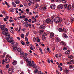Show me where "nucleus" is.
Returning a JSON list of instances; mask_svg holds the SVG:
<instances>
[{"mask_svg": "<svg viewBox=\"0 0 74 74\" xmlns=\"http://www.w3.org/2000/svg\"><path fill=\"white\" fill-rule=\"evenodd\" d=\"M50 38H52L54 37V34L53 33H50Z\"/></svg>", "mask_w": 74, "mask_h": 74, "instance_id": "nucleus-10", "label": "nucleus"}, {"mask_svg": "<svg viewBox=\"0 0 74 74\" xmlns=\"http://www.w3.org/2000/svg\"><path fill=\"white\" fill-rule=\"evenodd\" d=\"M64 72L65 73H66V74H68V73H69V70H66L64 71Z\"/></svg>", "mask_w": 74, "mask_h": 74, "instance_id": "nucleus-25", "label": "nucleus"}, {"mask_svg": "<svg viewBox=\"0 0 74 74\" xmlns=\"http://www.w3.org/2000/svg\"><path fill=\"white\" fill-rule=\"evenodd\" d=\"M39 7V5H38V4L36 3V5L35 6V8H38V7Z\"/></svg>", "mask_w": 74, "mask_h": 74, "instance_id": "nucleus-37", "label": "nucleus"}, {"mask_svg": "<svg viewBox=\"0 0 74 74\" xmlns=\"http://www.w3.org/2000/svg\"><path fill=\"white\" fill-rule=\"evenodd\" d=\"M38 74H41V72L40 71H39L38 72Z\"/></svg>", "mask_w": 74, "mask_h": 74, "instance_id": "nucleus-51", "label": "nucleus"}, {"mask_svg": "<svg viewBox=\"0 0 74 74\" xmlns=\"http://www.w3.org/2000/svg\"><path fill=\"white\" fill-rule=\"evenodd\" d=\"M68 4L67 3H66L64 5H63V6H64V7L65 8H67V5Z\"/></svg>", "mask_w": 74, "mask_h": 74, "instance_id": "nucleus-20", "label": "nucleus"}, {"mask_svg": "<svg viewBox=\"0 0 74 74\" xmlns=\"http://www.w3.org/2000/svg\"><path fill=\"white\" fill-rule=\"evenodd\" d=\"M63 31L64 33H66L67 32V30L66 29L64 28H63Z\"/></svg>", "mask_w": 74, "mask_h": 74, "instance_id": "nucleus-27", "label": "nucleus"}, {"mask_svg": "<svg viewBox=\"0 0 74 74\" xmlns=\"http://www.w3.org/2000/svg\"><path fill=\"white\" fill-rule=\"evenodd\" d=\"M69 68L70 69H73V68H74V66L73 65H70Z\"/></svg>", "mask_w": 74, "mask_h": 74, "instance_id": "nucleus-40", "label": "nucleus"}, {"mask_svg": "<svg viewBox=\"0 0 74 74\" xmlns=\"http://www.w3.org/2000/svg\"><path fill=\"white\" fill-rule=\"evenodd\" d=\"M71 22H73V21H74V18L73 17H71Z\"/></svg>", "mask_w": 74, "mask_h": 74, "instance_id": "nucleus-38", "label": "nucleus"}, {"mask_svg": "<svg viewBox=\"0 0 74 74\" xmlns=\"http://www.w3.org/2000/svg\"><path fill=\"white\" fill-rule=\"evenodd\" d=\"M63 6L62 5H60L58 6V8L60 10L62 9V8H63Z\"/></svg>", "mask_w": 74, "mask_h": 74, "instance_id": "nucleus-8", "label": "nucleus"}, {"mask_svg": "<svg viewBox=\"0 0 74 74\" xmlns=\"http://www.w3.org/2000/svg\"><path fill=\"white\" fill-rule=\"evenodd\" d=\"M2 33L3 34H4L5 36L6 37L5 39L7 40L9 43H11V42L13 41L12 40L14 39V38L10 36V32H6L5 31H4Z\"/></svg>", "mask_w": 74, "mask_h": 74, "instance_id": "nucleus-1", "label": "nucleus"}, {"mask_svg": "<svg viewBox=\"0 0 74 74\" xmlns=\"http://www.w3.org/2000/svg\"><path fill=\"white\" fill-rule=\"evenodd\" d=\"M1 29L2 30H4V28L2 27H1Z\"/></svg>", "mask_w": 74, "mask_h": 74, "instance_id": "nucleus-61", "label": "nucleus"}, {"mask_svg": "<svg viewBox=\"0 0 74 74\" xmlns=\"http://www.w3.org/2000/svg\"><path fill=\"white\" fill-rule=\"evenodd\" d=\"M63 36L65 38H67L68 37L67 35L66 34H63Z\"/></svg>", "mask_w": 74, "mask_h": 74, "instance_id": "nucleus-21", "label": "nucleus"}, {"mask_svg": "<svg viewBox=\"0 0 74 74\" xmlns=\"http://www.w3.org/2000/svg\"><path fill=\"white\" fill-rule=\"evenodd\" d=\"M72 8H74V3H73L72 4Z\"/></svg>", "mask_w": 74, "mask_h": 74, "instance_id": "nucleus-64", "label": "nucleus"}, {"mask_svg": "<svg viewBox=\"0 0 74 74\" xmlns=\"http://www.w3.org/2000/svg\"><path fill=\"white\" fill-rule=\"evenodd\" d=\"M5 30L7 32L8 31V29H7V28H5Z\"/></svg>", "mask_w": 74, "mask_h": 74, "instance_id": "nucleus-60", "label": "nucleus"}, {"mask_svg": "<svg viewBox=\"0 0 74 74\" xmlns=\"http://www.w3.org/2000/svg\"><path fill=\"white\" fill-rule=\"evenodd\" d=\"M27 64L28 66H30V64H31V61H29L27 62Z\"/></svg>", "mask_w": 74, "mask_h": 74, "instance_id": "nucleus-15", "label": "nucleus"}, {"mask_svg": "<svg viewBox=\"0 0 74 74\" xmlns=\"http://www.w3.org/2000/svg\"><path fill=\"white\" fill-rule=\"evenodd\" d=\"M12 64L13 65H16L17 64V61H14V62H12Z\"/></svg>", "mask_w": 74, "mask_h": 74, "instance_id": "nucleus-11", "label": "nucleus"}, {"mask_svg": "<svg viewBox=\"0 0 74 74\" xmlns=\"http://www.w3.org/2000/svg\"><path fill=\"white\" fill-rule=\"evenodd\" d=\"M14 68L11 67L8 70V73L9 74H12L14 72Z\"/></svg>", "mask_w": 74, "mask_h": 74, "instance_id": "nucleus-3", "label": "nucleus"}, {"mask_svg": "<svg viewBox=\"0 0 74 74\" xmlns=\"http://www.w3.org/2000/svg\"><path fill=\"white\" fill-rule=\"evenodd\" d=\"M59 26H60V27H62L63 26V24H60L59 25Z\"/></svg>", "mask_w": 74, "mask_h": 74, "instance_id": "nucleus-58", "label": "nucleus"}, {"mask_svg": "<svg viewBox=\"0 0 74 74\" xmlns=\"http://www.w3.org/2000/svg\"><path fill=\"white\" fill-rule=\"evenodd\" d=\"M42 9L43 10L45 11V10H47V8H46V7H43L42 8Z\"/></svg>", "mask_w": 74, "mask_h": 74, "instance_id": "nucleus-35", "label": "nucleus"}, {"mask_svg": "<svg viewBox=\"0 0 74 74\" xmlns=\"http://www.w3.org/2000/svg\"><path fill=\"white\" fill-rule=\"evenodd\" d=\"M19 2L20 1H14V3H15L16 4H19Z\"/></svg>", "mask_w": 74, "mask_h": 74, "instance_id": "nucleus-23", "label": "nucleus"}, {"mask_svg": "<svg viewBox=\"0 0 74 74\" xmlns=\"http://www.w3.org/2000/svg\"><path fill=\"white\" fill-rule=\"evenodd\" d=\"M50 8L51 9H52V10H54V9H55V6L54 5H52L50 7Z\"/></svg>", "mask_w": 74, "mask_h": 74, "instance_id": "nucleus-13", "label": "nucleus"}, {"mask_svg": "<svg viewBox=\"0 0 74 74\" xmlns=\"http://www.w3.org/2000/svg\"><path fill=\"white\" fill-rule=\"evenodd\" d=\"M21 43L23 45H25V43L23 41L21 42Z\"/></svg>", "mask_w": 74, "mask_h": 74, "instance_id": "nucleus-41", "label": "nucleus"}, {"mask_svg": "<svg viewBox=\"0 0 74 74\" xmlns=\"http://www.w3.org/2000/svg\"><path fill=\"white\" fill-rule=\"evenodd\" d=\"M46 22L47 23H49V24H52L53 23V21L51 20V19H47L46 20Z\"/></svg>", "mask_w": 74, "mask_h": 74, "instance_id": "nucleus-4", "label": "nucleus"}, {"mask_svg": "<svg viewBox=\"0 0 74 74\" xmlns=\"http://www.w3.org/2000/svg\"><path fill=\"white\" fill-rule=\"evenodd\" d=\"M47 51L48 52H49V53H51V51H50L49 48H47Z\"/></svg>", "mask_w": 74, "mask_h": 74, "instance_id": "nucleus-33", "label": "nucleus"}, {"mask_svg": "<svg viewBox=\"0 0 74 74\" xmlns=\"http://www.w3.org/2000/svg\"><path fill=\"white\" fill-rule=\"evenodd\" d=\"M9 67V64H8L6 66V69H8Z\"/></svg>", "mask_w": 74, "mask_h": 74, "instance_id": "nucleus-47", "label": "nucleus"}, {"mask_svg": "<svg viewBox=\"0 0 74 74\" xmlns=\"http://www.w3.org/2000/svg\"><path fill=\"white\" fill-rule=\"evenodd\" d=\"M56 2H60V0H56Z\"/></svg>", "mask_w": 74, "mask_h": 74, "instance_id": "nucleus-54", "label": "nucleus"}, {"mask_svg": "<svg viewBox=\"0 0 74 74\" xmlns=\"http://www.w3.org/2000/svg\"><path fill=\"white\" fill-rule=\"evenodd\" d=\"M5 62V60H3V62H2V64H4Z\"/></svg>", "mask_w": 74, "mask_h": 74, "instance_id": "nucleus-57", "label": "nucleus"}, {"mask_svg": "<svg viewBox=\"0 0 74 74\" xmlns=\"http://www.w3.org/2000/svg\"><path fill=\"white\" fill-rule=\"evenodd\" d=\"M32 66L34 69H37V65L36 64H34L32 65Z\"/></svg>", "mask_w": 74, "mask_h": 74, "instance_id": "nucleus-14", "label": "nucleus"}, {"mask_svg": "<svg viewBox=\"0 0 74 74\" xmlns=\"http://www.w3.org/2000/svg\"><path fill=\"white\" fill-rule=\"evenodd\" d=\"M44 31L43 30H40V32H39V33L40 34H42V33H43V32H44Z\"/></svg>", "mask_w": 74, "mask_h": 74, "instance_id": "nucleus-29", "label": "nucleus"}, {"mask_svg": "<svg viewBox=\"0 0 74 74\" xmlns=\"http://www.w3.org/2000/svg\"><path fill=\"white\" fill-rule=\"evenodd\" d=\"M24 54L25 53L23 52L22 51L20 52V55H24Z\"/></svg>", "mask_w": 74, "mask_h": 74, "instance_id": "nucleus-34", "label": "nucleus"}, {"mask_svg": "<svg viewBox=\"0 0 74 74\" xmlns=\"http://www.w3.org/2000/svg\"><path fill=\"white\" fill-rule=\"evenodd\" d=\"M71 5H69L67 7V8L68 10H70L71 9Z\"/></svg>", "mask_w": 74, "mask_h": 74, "instance_id": "nucleus-16", "label": "nucleus"}, {"mask_svg": "<svg viewBox=\"0 0 74 74\" xmlns=\"http://www.w3.org/2000/svg\"><path fill=\"white\" fill-rule=\"evenodd\" d=\"M61 44L62 45H64V42H61Z\"/></svg>", "mask_w": 74, "mask_h": 74, "instance_id": "nucleus-49", "label": "nucleus"}, {"mask_svg": "<svg viewBox=\"0 0 74 74\" xmlns=\"http://www.w3.org/2000/svg\"><path fill=\"white\" fill-rule=\"evenodd\" d=\"M2 27H3L4 28V27H5V25H2Z\"/></svg>", "mask_w": 74, "mask_h": 74, "instance_id": "nucleus-55", "label": "nucleus"}, {"mask_svg": "<svg viewBox=\"0 0 74 74\" xmlns=\"http://www.w3.org/2000/svg\"><path fill=\"white\" fill-rule=\"evenodd\" d=\"M58 30L60 32H63V29L61 28H59Z\"/></svg>", "mask_w": 74, "mask_h": 74, "instance_id": "nucleus-17", "label": "nucleus"}, {"mask_svg": "<svg viewBox=\"0 0 74 74\" xmlns=\"http://www.w3.org/2000/svg\"><path fill=\"white\" fill-rule=\"evenodd\" d=\"M34 61H32V62H31V64L29 65V67H31V66H32V65H33V64H34Z\"/></svg>", "mask_w": 74, "mask_h": 74, "instance_id": "nucleus-24", "label": "nucleus"}, {"mask_svg": "<svg viewBox=\"0 0 74 74\" xmlns=\"http://www.w3.org/2000/svg\"><path fill=\"white\" fill-rule=\"evenodd\" d=\"M39 28L40 29H44L45 28V27L44 25H40L39 27Z\"/></svg>", "mask_w": 74, "mask_h": 74, "instance_id": "nucleus-9", "label": "nucleus"}, {"mask_svg": "<svg viewBox=\"0 0 74 74\" xmlns=\"http://www.w3.org/2000/svg\"><path fill=\"white\" fill-rule=\"evenodd\" d=\"M13 41L12 42H11V44H12V45H14V43H15V42H13Z\"/></svg>", "mask_w": 74, "mask_h": 74, "instance_id": "nucleus-50", "label": "nucleus"}, {"mask_svg": "<svg viewBox=\"0 0 74 74\" xmlns=\"http://www.w3.org/2000/svg\"><path fill=\"white\" fill-rule=\"evenodd\" d=\"M43 24L44 25H46V24H47L46 21H45L43 22Z\"/></svg>", "mask_w": 74, "mask_h": 74, "instance_id": "nucleus-32", "label": "nucleus"}, {"mask_svg": "<svg viewBox=\"0 0 74 74\" xmlns=\"http://www.w3.org/2000/svg\"><path fill=\"white\" fill-rule=\"evenodd\" d=\"M56 42H59V38H56Z\"/></svg>", "mask_w": 74, "mask_h": 74, "instance_id": "nucleus-36", "label": "nucleus"}, {"mask_svg": "<svg viewBox=\"0 0 74 74\" xmlns=\"http://www.w3.org/2000/svg\"><path fill=\"white\" fill-rule=\"evenodd\" d=\"M29 9H26V11H27V12H29Z\"/></svg>", "mask_w": 74, "mask_h": 74, "instance_id": "nucleus-63", "label": "nucleus"}, {"mask_svg": "<svg viewBox=\"0 0 74 74\" xmlns=\"http://www.w3.org/2000/svg\"><path fill=\"white\" fill-rule=\"evenodd\" d=\"M5 62L7 63H9L10 62V58H5Z\"/></svg>", "mask_w": 74, "mask_h": 74, "instance_id": "nucleus-7", "label": "nucleus"}, {"mask_svg": "<svg viewBox=\"0 0 74 74\" xmlns=\"http://www.w3.org/2000/svg\"><path fill=\"white\" fill-rule=\"evenodd\" d=\"M40 0H35V2H36V3L40 2Z\"/></svg>", "mask_w": 74, "mask_h": 74, "instance_id": "nucleus-45", "label": "nucleus"}, {"mask_svg": "<svg viewBox=\"0 0 74 74\" xmlns=\"http://www.w3.org/2000/svg\"><path fill=\"white\" fill-rule=\"evenodd\" d=\"M25 41H28V39L26 37L25 38Z\"/></svg>", "mask_w": 74, "mask_h": 74, "instance_id": "nucleus-43", "label": "nucleus"}, {"mask_svg": "<svg viewBox=\"0 0 74 74\" xmlns=\"http://www.w3.org/2000/svg\"><path fill=\"white\" fill-rule=\"evenodd\" d=\"M55 22L57 23H59L62 22V20H60V18L59 17H56L54 20Z\"/></svg>", "mask_w": 74, "mask_h": 74, "instance_id": "nucleus-2", "label": "nucleus"}, {"mask_svg": "<svg viewBox=\"0 0 74 74\" xmlns=\"http://www.w3.org/2000/svg\"><path fill=\"white\" fill-rule=\"evenodd\" d=\"M24 21H26V22H27V21H28V19H27V18H26L25 19Z\"/></svg>", "mask_w": 74, "mask_h": 74, "instance_id": "nucleus-53", "label": "nucleus"}, {"mask_svg": "<svg viewBox=\"0 0 74 74\" xmlns=\"http://www.w3.org/2000/svg\"><path fill=\"white\" fill-rule=\"evenodd\" d=\"M68 64H74V60H71L70 62H68Z\"/></svg>", "mask_w": 74, "mask_h": 74, "instance_id": "nucleus-6", "label": "nucleus"}, {"mask_svg": "<svg viewBox=\"0 0 74 74\" xmlns=\"http://www.w3.org/2000/svg\"><path fill=\"white\" fill-rule=\"evenodd\" d=\"M12 4L13 5V6H14V7H16V4H15V3H14V2H12Z\"/></svg>", "mask_w": 74, "mask_h": 74, "instance_id": "nucleus-22", "label": "nucleus"}, {"mask_svg": "<svg viewBox=\"0 0 74 74\" xmlns=\"http://www.w3.org/2000/svg\"><path fill=\"white\" fill-rule=\"evenodd\" d=\"M69 58L70 59H73V58H74V56L71 55H70L69 56Z\"/></svg>", "mask_w": 74, "mask_h": 74, "instance_id": "nucleus-30", "label": "nucleus"}, {"mask_svg": "<svg viewBox=\"0 0 74 74\" xmlns=\"http://www.w3.org/2000/svg\"><path fill=\"white\" fill-rule=\"evenodd\" d=\"M2 13H3V14H5L6 13H5V11L4 10L2 11Z\"/></svg>", "mask_w": 74, "mask_h": 74, "instance_id": "nucleus-42", "label": "nucleus"}, {"mask_svg": "<svg viewBox=\"0 0 74 74\" xmlns=\"http://www.w3.org/2000/svg\"><path fill=\"white\" fill-rule=\"evenodd\" d=\"M47 35V34L46 33H43V34L42 35V36L44 37H45V36H46Z\"/></svg>", "mask_w": 74, "mask_h": 74, "instance_id": "nucleus-31", "label": "nucleus"}, {"mask_svg": "<svg viewBox=\"0 0 74 74\" xmlns=\"http://www.w3.org/2000/svg\"><path fill=\"white\" fill-rule=\"evenodd\" d=\"M35 71H34V73H37V72H38V70H37L36 69H35Z\"/></svg>", "mask_w": 74, "mask_h": 74, "instance_id": "nucleus-39", "label": "nucleus"}, {"mask_svg": "<svg viewBox=\"0 0 74 74\" xmlns=\"http://www.w3.org/2000/svg\"><path fill=\"white\" fill-rule=\"evenodd\" d=\"M5 54H6L5 53H3V55L0 56V58H4V56H5Z\"/></svg>", "mask_w": 74, "mask_h": 74, "instance_id": "nucleus-18", "label": "nucleus"}, {"mask_svg": "<svg viewBox=\"0 0 74 74\" xmlns=\"http://www.w3.org/2000/svg\"><path fill=\"white\" fill-rule=\"evenodd\" d=\"M24 5L25 7H27V4H26V3H24Z\"/></svg>", "mask_w": 74, "mask_h": 74, "instance_id": "nucleus-52", "label": "nucleus"}, {"mask_svg": "<svg viewBox=\"0 0 74 74\" xmlns=\"http://www.w3.org/2000/svg\"><path fill=\"white\" fill-rule=\"evenodd\" d=\"M10 12H14V9L13 8H11L9 10Z\"/></svg>", "mask_w": 74, "mask_h": 74, "instance_id": "nucleus-12", "label": "nucleus"}, {"mask_svg": "<svg viewBox=\"0 0 74 74\" xmlns=\"http://www.w3.org/2000/svg\"><path fill=\"white\" fill-rule=\"evenodd\" d=\"M56 73L57 74H60V73L59 72H58V71L57 70H56Z\"/></svg>", "mask_w": 74, "mask_h": 74, "instance_id": "nucleus-44", "label": "nucleus"}, {"mask_svg": "<svg viewBox=\"0 0 74 74\" xmlns=\"http://www.w3.org/2000/svg\"><path fill=\"white\" fill-rule=\"evenodd\" d=\"M21 38H25V35H24V34H21Z\"/></svg>", "mask_w": 74, "mask_h": 74, "instance_id": "nucleus-28", "label": "nucleus"}, {"mask_svg": "<svg viewBox=\"0 0 74 74\" xmlns=\"http://www.w3.org/2000/svg\"><path fill=\"white\" fill-rule=\"evenodd\" d=\"M36 38H34L33 39V41H34V42H36Z\"/></svg>", "mask_w": 74, "mask_h": 74, "instance_id": "nucleus-48", "label": "nucleus"}, {"mask_svg": "<svg viewBox=\"0 0 74 74\" xmlns=\"http://www.w3.org/2000/svg\"><path fill=\"white\" fill-rule=\"evenodd\" d=\"M16 44L14 45L13 46V50L14 51H16L17 49H18V48H17V42H16Z\"/></svg>", "mask_w": 74, "mask_h": 74, "instance_id": "nucleus-5", "label": "nucleus"}, {"mask_svg": "<svg viewBox=\"0 0 74 74\" xmlns=\"http://www.w3.org/2000/svg\"><path fill=\"white\" fill-rule=\"evenodd\" d=\"M62 66L60 67V71H62Z\"/></svg>", "mask_w": 74, "mask_h": 74, "instance_id": "nucleus-56", "label": "nucleus"}, {"mask_svg": "<svg viewBox=\"0 0 74 74\" xmlns=\"http://www.w3.org/2000/svg\"><path fill=\"white\" fill-rule=\"evenodd\" d=\"M55 16H53L51 17V18L52 19H53V18H55Z\"/></svg>", "mask_w": 74, "mask_h": 74, "instance_id": "nucleus-62", "label": "nucleus"}, {"mask_svg": "<svg viewBox=\"0 0 74 74\" xmlns=\"http://www.w3.org/2000/svg\"><path fill=\"white\" fill-rule=\"evenodd\" d=\"M66 54H67V55H69L70 54V51H67L65 52Z\"/></svg>", "mask_w": 74, "mask_h": 74, "instance_id": "nucleus-26", "label": "nucleus"}, {"mask_svg": "<svg viewBox=\"0 0 74 74\" xmlns=\"http://www.w3.org/2000/svg\"><path fill=\"white\" fill-rule=\"evenodd\" d=\"M3 20L4 21H5V22H6L7 21V18H3Z\"/></svg>", "mask_w": 74, "mask_h": 74, "instance_id": "nucleus-46", "label": "nucleus"}, {"mask_svg": "<svg viewBox=\"0 0 74 74\" xmlns=\"http://www.w3.org/2000/svg\"><path fill=\"white\" fill-rule=\"evenodd\" d=\"M55 56H56V58H58V57H59V56L58 54H56Z\"/></svg>", "mask_w": 74, "mask_h": 74, "instance_id": "nucleus-59", "label": "nucleus"}, {"mask_svg": "<svg viewBox=\"0 0 74 74\" xmlns=\"http://www.w3.org/2000/svg\"><path fill=\"white\" fill-rule=\"evenodd\" d=\"M17 51L19 52H20L22 51V49L21 48H17Z\"/></svg>", "mask_w": 74, "mask_h": 74, "instance_id": "nucleus-19", "label": "nucleus"}]
</instances>
